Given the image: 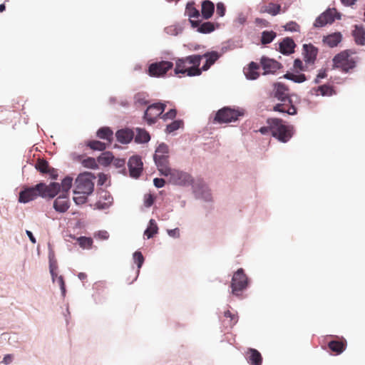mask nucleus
<instances>
[{"label":"nucleus","mask_w":365,"mask_h":365,"mask_svg":"<svg viewBox=\"0 0 365 365\" xmlns=\"http://www.w3.org/2000/svg\"><path fill=\"white\" fill-rule=\"evenodd\" d=\"M70 203L67 194L63 193L53 202V208L58 212H66L69 208Z\"/></svg>","instance_id":"dca6fc26"},{"label":"nucleus","mask_w":365,"mask_h":365,"mask_svg":"<svg viewBox=\"0 0 365 365\" xmlns=\"http://www.w3.org/2000/svg\"><path fill=\"white\" fill-rule=\"evenodd\" d=\"M13 355L12 354H6L4 356L2 362L6 365L11 364L13 361Z\"/></svg>","instance_id":"e2e57ef3"},{"label":"nucleus","mask_w":365,"mask_h":365,"mask_svg":"<svg viewBox=\"0 0 365 365\" xmlns=\"http://www.w3.org/2000/svg\"><path fill=\"white\" fill-rule=\"evenodd\" d=\"M353 36L357 44L365 45V30L362 26H355L353 31Z\"/></svg>","instance_id":"72a5a7b5"},{"label":"nucleus","mask_w":365,"mask_h":365,"mask_svg":"<svg viewBox=\"0 0 365 365\" xmlns=\"http://www.w3.org/2000/svg\"><path fill=\"white\" fill-rule=\"evenodd\" d=\"M202 58H207L210 64L213 65L215 61L220 58V55L217 51L207 52L202 56Z\"/></svg>","instance_id":"49530a36"},{"label":"nucleus","mask_w":365,"mask_h":365,"mask_svg":"<svg viewBox=\"0 0 365 365\" xmlns=\"http://www.w3.org/2000/svg\"><path fill=\"white\" fill-rule=\"evenodd\" d=\"M303 48L305 62L307 63H314L318 53L317 48L312 44H304Z\"/></svg>","instance_id":"5701e85b"},{"label":"nucleus","mask_w":365,"mask_h":365,"mask_svg":"<svg viewBox=\"0 0 365 365\" xmlns=\"http://www.w3.org/2000/svg\"><path fill=\"white\" fill-rule=\"evenodd\" d=\"M173 63L170 61H162L150 64L148 73L152 77H162L170 70Z\"/></svg>","instance_id":"1a4fd4ad"},{"label":"nucleus","mask_w":365,"mask_h":365,"mask_svg":"<svg viewBox=\"0 0 365 365\" xmlns=\"http://www.w3.org/2000/svg\"><path fill=\"white\" fill-rule=\"evenodd\" d=\"M168 153V146L161 143L156 148L153 156L155 163L161 175L170 172Z\"/></svg>","instance_id":"39448f33"},{"label":"nucleus","mask_w":365,"mask_h":365,"mask_svg":"<svg viewBox=\"0 0 365 365\" xmlns=\"http://www.w3.org/2000/svg\"><path fill=\"white\" fill-rule=\"evenodd\" d=\"M216 14L220 17H222L225 14L226 8L222 2H218L216 6Z\"/></svg>","instance_id":"3c124183"},{"label":"nucleus","mask_w":365,"mask_h":365,"mask_svg":"<svg viewBox=\"0 0 365 365\" xmlns=\"http://www.w3.org/2000/svg\"><path fill=\"white\" fill-rule=\"evenodd\" d=\"M166 177H169L170 182L177 185H189L192 183V178L191 175L187 173L171 169L170 168V172L166 174H163Z\"/></svg>","instance_id":"6e6552de"},{"label":"nucleus","mask_w":365,"mask_h":365,"mask_svg":"<svg viewBox=\"0 0 365 365\" xmlns=\"http://www.w3.org/2000/svg\"><path fill=\"white\" fill-rule=\"evenodd\" d=\"M88 195L83 193H74L73 201L76 205H83L86 202Z\"/></svg>","instance_id":"de8ad7c7"},{"label":"nucleus","mask_w":365,"mask_h":365,"mask_svg":"<svg viewBox=\"0 0 365 365\" xmlns=\"http://www.w3.org/2000/svg\"><path fill=\"white\" fill-rule=\"evenodd\" d=\"M215 11V4L210 0H205L201 4V16L204 19H210Z\"/></svg>","instance_id":"bb28decb"},{"label":"nucleus","mask_w":365,"mask_h":365,"mask_svg":"<svg viewBox=\"0 0 365 365\" xmlns=\"http://www.w3.org/2000/svg\"><path fill=\"white\" fill-rule=\"evenodd\" d=\"M77 242L83 249H89L92 247L93 240L91 237H80L77 238Z\"/></svg>","instance_id":"37998d69"},{"label":"nucleus","mask_w":365,"mask_h":365,"mask_svg":"<svg viewBox=\"0 0 365 365\" xmlns=\"http://www.w3.org/2000/svg\"><path fill=\"white\" fill-rule=\"evenodd\" d=\"M26 233L27 236L29 237V240H31V242L33 244H35L36 242V238L34 237V236L33 235L32 232L29 230H26Z\"/></svg>","instance_id":"0e129e2a"},{"label":"nucleus","mask_w":365,"mask_h":365,"mask_svg":"<svg viewBox=\"0 0 365 365\" xmlns=\"http://www.w3.org/2000/svg\"><path fill=\"white\" fill-rule=\"evenodd\" d=\"M117 140L122 144L129 143L134 137V133L130 129H121L116 132Z\"/></svg>","instance_id":"393cba45"},{"label":"nucleus","mask_w":365,"mask_h":365,"mask_svg":"<svg viewBox=\"0 0 365 365\" xmlns=\"http://www.w3.org/2000/svg\"><path fill=\"white\" fill-rule=\"evenodd\" d=\"M143 165L140 157L137 155L130 157L128 163L130 177L139 178L143 172Z\"/></svg>","instance_id":"ddd939ff"},{"label":"nucleus","mask_w":365,"mask_h":365,"mask_svg":"<svg viewBox=\"0 0 365 365\" xmlns=\"http://www.w3.org/2000/svg\"><path fill=\"white\" fill-rule=\"evenodd\" d=\"M59 287H60V289L61 290V292H62V294L63 296H65L66 294V284H65V282H64V279H63V276H58L57 277V279H56Z\"/></svg>","instance_id":"6e6d98bb"},{"label":"nucleus","mask_w":365,"mask_h":365,"mask_svg":"<svg viewBox=\"0 0 365 365\" xmlns=\"http://www.w3.org/2000/svg\"><path fill=\"white\" fill-rule=\"evenodd\" d=\"M195 5L194 1H190L187 4L185 7V14L189 17L190 21V19L198 20L200 17V13Z\"/></svg>","instance_id":"2f4dec72"},{"label":"nucleus","mask_w":365,"mask_h":365,"mask_svg":"<svg viewBox=\"0 0 365 365\" xmlns=\"http://www.w3.org/2000/svg\"><path fill=\"white\" fill-rule=\"evenodd\" d=\"M212 65L209 63V62L206 60L205 63L202 66L201 71H207L208 70Z\"/></svg>","instance_id":"774afa93"},{"label":"nucleus","mask_w":365,"mask_h":365,"mask_svg":"<svg viewBox=\"0 0 365 365\" xmlns=\"http://www.w3.org/2000/svg\"><path fill=\"white\" fill-rule=\"evenodd\" d=\"M96 135L100 139L106 140L108 144H110L113 140V132L109 127H102L96 133Z\"/></svg>","instance_id":"7c9ffc66"},{"label":"nucleus","mask_w":365,"mask_h":365,"mask_svg":"<svg viewBox=\"0 0 365 365\" xmlns=\"http://www.w3.org/2000/svg\"><path fill=\"white\" fill-rule=\"evenodd\" d=\"M273 110L280 113H285L289 115H295L297 113V108L292 103L291 98H289V102H281L276 104L273 107Z\"/></svg>","instance_id":"f3484780"},{"label":"nucleus","mask_w":365,"mask_h":365,"mask_svg":"<svg viewBox=\"0 0 365 365\" xmlns=\"http://www.w3.org/2000/svg\"><path fill=\"white\" fill-rule=\"evenodd\" d=\"M326 77V73L324 71L323 72H320L317 76V78L315 79V82L317 83H319V78H324Z\"/></svg>","instance_id":"338daca9"},{"label":"nucleus","mask_w":365,"mask_h":365,"mask_svg":"<svg viewBox=\"0 0 365 365\" xmlns=\"http://www.w3.org/2000/svg\"><path fill=\"white\" fill-rule=\"evenodd\" d=\"M149 133L144 129L137 128V134L135 137V141L139 143H147L150 140Z\"/></svg>","instance_id":"c9c22d12"},{"label":"nucleus","mask_w":365,"mask_h":365,"mask_svg":"<svg viewBox=\"0 0 365 365\" xmlns=\"http://www.w3.org/2000/svg\"><path fill=\"white\" fill-rule=\"evenodd\" d=\"M248 286V278L242 268L238 269L233 274L231 282L232 293L240 296Z\"/></svg>","instance_id":"0eeeda50"},{"label":"nucleus","mask_w":365,"mask_h":365,"mask_svg":"<svg viewBox=\"0 0 365 365\" xmlns=\"http://www.w3.org/2000/svg\"><path fill=\"white\" fill-rule=\"evenodd\" d=\"M113 166L116 168H122L123 171L125 170V160L124 158H115L112 162Z\"/></svg>","instance_id":"09e8293b"},{"label":"nucleus","mask_w":365,"mask_h":365,"mask_svg":"<svg viewBox=\"0 0 365 365\" xmlns=\"http://www.w3.org/2000/svg\"><path fill=\"white\" fill-rule=\"evenodd\" d=\"M276 33L273 31H264L262 33L261 42L262 44H268L271 43L276 37Z\"/></svg>","instance_id":"a19ab883"},{"label":"nucleus","mask_w":365,"mask_h":365,"mask_svg":"<svg viewBox=\"0 0 365 365\" xmlns=\"http://www.w3.org/2000/svg\"><path fill=\"white\" fill-rule=\"evenodd\" d=\"M86 145L93 150L103 151L106 148V144L99 140H89Z\"/></svg>","instance_id":"ea45409f"},{"label":"nucleus","mask_w":365,"mask_h":365,"mask_svg":"<svg viewBox=\"0 0 365 365\" xmlns=\"http://www.w3.org/2000/svg\"><path fill=\"white\" fill-rule=\"evenodd\" d=\"M288 88L282 83L274 84V97L281 102H289Z\"/></svg>","instance_id":"6ab92c4d"},{"label":"nucleus","mask_w":365,"mask_h":365,"mask_svg":"<svg viewBox=\"0 0 365 365\" xmlns=\"http://www.w3.org/2000/svg\"><path fill=\"white\" fill-rule=\"evenodd\" d=\"M41 196L40 189L38 184L34 187H25L19 192V202L28 203Z\"/></svg>","instance_id":"9b49d317"},{"label":"nucleus","mask_w":365,"mask_h":365,"mask_svg":"<svg viewBox=\"0 0 365 365\" xmlns=\"http://www.w3.org/2000/svg\"><path fill=\"white\" fill-rule=\"evenodd\" d=\"M357 0H341V3L344 6H352L354 5Z\"/></svg>","instance_id":"69168bd1"},{"label":"nucleus","mask_w":365,"mask_h":365,"mask_svg":"<svg viewBox=\"0 0 365 365\" xmlns=\"http://www.w3.org/2000/svg\"><path fill=\"white\" fill-rule=\"evenodd\" d=\"M113 197L108 192L102 191L100 193V197L96 203V206L98 209L105 210L113 204Z\"/></svg>","instance_id":"aec40b11"},{"label":"nucleus","mask_w":365,"mask_h":365,"mask_svg":"<svg viewBox=\"0 0 365 365\" xmlns=\"http://www.w3.org/2000/svg\"><path fill=\"white\" fill-rule=\"evenodd\" d=\"M76 160L81 162L82 165L87 168L96 169L98 168V164L95 158L91 157H87L86 158L83 159L82 155H78Z\"/></svg>","instance_id":"f704fd0d"},{"label":"nucleus","mask_w":365,"mask_h":365,"mask_svg":"<svg viewBox=\"0 0 365 365\" xmlns=\"http://www.w3.org/2000/svg\"><path fill=\"white\" fill-rule=\"evenodd\" d=\"M73 178L71 177H66L61 182L60 186L62 187L63 192L68 195V192L71 187Z\"/></svg>","instance_id":"a18cd8bd"},{"label":"nucleus","mask_w":365,"mask_h":365,"mask_svg":"<svg viewBox=\"0 0 365 365\" xmlns=\"http://www.w3.org/2000/svg\"><path fill=\"white\" fill-rule=\"evenodd\" d=\"M294 68L295 70H300V71H302L304 68H303V63L302 61L299 59V58H297L294 60Z\"/></svg>","instance_id":"680f3d73"},{"label":"nucleus","mask_w":365,"mask_h":365,"mask_svg":"<svg viewBox=\"0 0 365 365\" xmlns=\"http://www.w3.org/2000/svg\"><path fill=\"white\" fill-rule=\"evenodd\" d=\"M95 176L91 173H83L78 175L75 181L73 193L91 195L94 189Z\"/></svg>","instance_id":"20e7f679"},{"label":"nucleus","mask_w":365,"mask_h":365,"mask_svg":"<svg viewBox=\"0 0 365 365\" xmlns=\"http://www.w3.org/2000/svg\"><path fill=\"white\" fill-rule=\"evenodd\" d=\"M271 134L281 143H287L293 136L294 130L292 125H286L280 118H272Z\"/></svg>","instance_id":"f03ea898"},{"label":"nucleus","mask_w":365,"mask_h":365,"mask_svg":"<svg viewBox=\"0 0 365 365\" xmlns=\"http://www.w3.org/2000/svg\"><path fill=\"white\" fill-rule=\"evenodd\" d=\"M246 359L251 365H262V357L255 349L250 348L246 351Z\"/></svg>","instance_id":"412c9836"},{"label":"nucleus","mask_w":365,"mask_h":365,"mask_svg":"<svg viewBox=\"0 0 365 365\" xmlns=\"http://www.w3.org/2000/svg\"><path fill=\"white\" fill-rule=\"evenodd\" d=\"M133 259L135 262L137 264L138 267L140 269L144 262V257L140 252H135L133 254Z\"/></svg>","instance_id":"8fccbe9b"},{"label":"nucleus","mask_w":365,"mask_h":365,"mask_svg":"<svg viewBox=\"0 0 365 365\" xmlns=\"http://www.w3.org/2000/svg\"><path fill=\"white\" fill-rule=\"evenodd\" d=\"M334 21L332 11L327 10L317 18L314 25L315 27H322L327 24H331Z\"/></svg>","instance_id":"b1692460"},{"label":"nucleus","mask_w":365,"mask_h":365,"mask_svg":"<svg viewBox=\"0 0 365 365\" xmlns=\"http://www.w3.org/2000/svg\"><path fill=\"white\" fill-rule=\"evenodd\" d=\"M316 95L318 96L319 92L322 96H331L336 93L332 86L326 84L319 86L316 89Z\"/></svg>","instance_id":"e433bc0d"},{"label":"nucleus","mask_w":365,"mask_h":365,"mask_svg":"<svg viewBox=\"0 0 365 365\" xmlns=\"http://www.w3.org/2000/svg\"><path fill=\"white\" fill-rule=\"evenodd\" d=\"M222 325L225 328H232L238 322V315L236 312L227 309L220 317Z\"/></svg>","instance_id":"2eb2a0df"},{"label":"nucleus","mask_w":365,"mask_h":365,"mask_svg":"<svg viewBox=\"0 0 365 365\" xmlns=\"http://www.w3.org/2000/svg\"><path fill=\"white\" fill-rule=\"evenodd\" d=\"M158 227L155 222V221L153 219H151L149 222V226L145 230L144 235L147 236V237L151 238L153 237L154 235H155L158 232Z\"/></svg>","instance_id":"58836bf2"},{"label":"nucleus","mask_w":365,"mask_h":365,"mask_svg":"<svg viewBox=\"0 0 365 365\" xmlns=\"http://www.w3.org/2000/svg\"><path fill=\"white\" fill-rule=\"evenodd\" d=\"M342 39V36L340 32H335L329 34L324 38V43L327 44L329 47L333 48L336 46Z\"/></svg>","instance_id":"c756f323"},{"label":"nucleus","mask_w":365,"mask_h":365,"mask_svg":"<svg viewBox=\"0 0 365 365\" xmlns=\"http://www.w3.org/2000/svg\"><path fill=\"white\" fill-rule=\"evenodd\" d=\"M284 78L289 80H292L295 83H302L307 80L304 74H294L292 73H287L284 76Z\"/></svg>","instance_id":"79ce46f5"},{"label":"nucleus","mask_w":365,"mask_h":365,"mask_svg":"<svg viewBox=\"0 0 365 365\" xmlns=\"http://www.w3.org/2000/svg\"><path fill=\"white\" fill-rule=\"evenodd\" d=\"M202 56L201 55H191L175 61V74H183L187 76H195L201 74L200 65Z\"/></svg>","instance_id":"f257e3e1"},{"label":"nucleus","mask_w":365,"mask_h":365,"mask_svg":"<svg viewBox=\"0 0 365 365\" xmlns=\"http://www.w3.org/2000/svg\"><path fill=\"white\" fill-rule=\"evenodd\" d=\"M285 30L289 31H297L299 29V26L294 21L287 23L284 26Z\"/></svg>","instance_id":"603ef678"},{"label":"nucleus","mask_w":365,"mask_h":365,"mask_svg":"<svg viewBox=\"0 0 365 365\" xmlns=\"http://www.w3.org/2000/svg\"><path fill=\"white\" fill-rule=\"evenodd\" d=\"M36 169L41 173H53V168H50L48 163L44 159H38L36 165Z\"/></svg>","instance_id":"473e14b6"},{"label":"nucleus","mask_w":365,"mask_h":365,"mask_svg":"<svg viewBox=\"0 0 365 365\" xmlns=\"http://www.w3.org/2000/svg\"><path fill=\"white\" fill-rule=\"evenodd\" d=\"M168 234L172 237L178 238L180 237V230L178 228L168 230Z\"/></svg>","instance_id":"052dcab7"},{"label":"nucleus","mask_w":365,"mask_h":365,"mask_svg":"<svg viewBox=\"0 0 365 365\" xmlns=\"http://www.w3.org/2000/svg\"><path fill=\"white\" fill-rule=\"evenodd\" d=\"M176 114L177 111L175 109H170L168 112L163 115L162 118H163L164 120L173 119L174 118H175Z\"/></svg>","instance_id":"13d9d810"},{"label":"nucleus","mask_w":365,"mask_h":365,"mask_svg":"<svg viewBox=\"0 0 365 365\" xmlns=\"http://www.w3.org/2000/svg\"><path fill=\"white\" fill-rule=\"evenodd\" d=\"M353 54L350 50H345L336 54L333 58L334 67L346 73L353 69L356 66V58L352 56Z\"/></svg>","instance_id":"7ed1b4c3"},{"label":"nucleus","mask_w":365,"mask_h":365,"mask_svg":"<svg viewBox=\"0 0 365 365\" xmlns=\"http://www.w3.org/2000/svg\"><path fill=\"white\" fill-rule=\"evenodd\" d=\"M153 183L156 187L160 188L165 185V181L163 178H155L153 180Z\"/></svg>","instance_id":"bf43d9fd"},{"label":"nucleus","mask_w":365,"mask_h":365,"mask_svg":"<svg viewBox=\"0 0 365 365\" xmlns=\"http://www.w3.org/2000/svg\"><path fill=\"white\" fill-rule=\"evenodd\" d=\"M165 109V104L161 103H153L147 108L144 114V118L150 125L155 123L158 118L163 114Z\"/></svg>","instance_id":"9d476101"},{"label":"nucleus","mask_w":365,"mask_h":365,"mask_svg":"<svg viewBox=\"0 0 365 365\" xmlns=\"http://www.w3.org/2000/svg\"><path fill=\"white\" fill-rule=\"evenodd\" d=\"M190 24L192 28H197V31L202 34H209L215 29V24L207 21L200 24V21L190 19Z\"/></svg>","instance_id":"a211bd4d"},{"label":"nucleus","mask_w":365,"mask_h":365,"mask_svg":"<svg viewBox=\"0 0 365 365\" xmlns=\"http://www.w3.org/2000/svg\"><path fill=\"white\" fill-rule=\"evenodd\" d=\"M154 202V197L151 194H146L144 197V205L150 207Z\"/></svg>","instance_id":"864d4df0"},{"label":"nucleus","mask_w":365,"mask_h":365,"mask_svg":"<svg viewBox=\"0 0 365 365\" xmlns=\"http://www.w3.org/2000/svg\"><path fill=\"white\" fill-rule=\"evenodd\" d=\"M243 115L244 111L242 110L224 107L217 112L215 120L220 123H227L235 122L238 120L239 117Z\"/></svg>","instance_id":"423d86ee"},{"label":"nucleus","mask_w":365,"mask_h":365,"mask_svg":"<svg viewBox=\"0 0 365 365\" xmlns=\"http://www.w3.org/2000/svg\"><path fill=\"white\" fill-rule=\"evenodd\" d=\"M182 125H183L182 120H174L171 123H170L167 125L165 131L168 133H173V132L177 130Z\"/></svg>","instance_id":"c03bdc74"},{"label":"nucleus","mask_w":365,"mask_h":365,"mask_svg":"<svg viewBox=\"0 0 365 365\" xmlns=\"http://www.w3.org/2000/svg\"><path fill=\"white\" fill-rule=\"evenodd\" d=\"M259 11L261 14L267 13L272 16H276L280 13L281 6L272 2H269L268 4L263 3L259 6Z\"/></svg>","instance_id":"4be33fe9"},{"label":"nucleus","mask_w":365,"mask_h":365,"mask_svg":"<svg viewBox=\"0 0 365 365\" xmlns=\"http://www.w3.org/2000/svg\"><path fill=\"white\" fill-rule=\"evenodd\" d=\"M40 189L41 197H54L60 191L61 186L58 182H51L48 185L45 183L40 182L38 184Z\"/></svg>","instance_id":"f8f14e48"},{"label":"nucleus","mask_w":365,"mask_h":365,"mask_svg":"<svg viewBox=\"0 0 365 365\" xmlns=\"http://www.w3.org/2000/svg\"><path fill=\"white\" fill-rule=\"evenodd\" d=\"M271 121H272V118H269L267 121V126H264V127L260 128L259 131L262 134L265 135L269 133H271V125H272Z\"/></svg>","instance_id":"4d7b16f0"},{"label":"nucleus","mask_w":365,"mask_h":365,"mask_svg":"<svg viewBox=\"0 0 365 365\" xmlns=\"http://www.w3.org/2000/svg\"><path fill=\"white\" fill-rule=\"evenodd\" d=\"M259 65L252 61L248 64L247 68H244V73L247 78L255 80L259 76Z\"/></svg>","instance_id":"a878e982"},{"label":"nucleus","mask_w":365,"mask_h":365,"mask_svg":"<svg viewBox=\"0 0 365 365\" xmlns=\"http://www.w3.org/2000/svg\"><path fill=\"white\" fill-rule=\"evenodd\" d=\"M260 65L264 70V75L269 73H274L277 70L280 69L282 66L277 61L266 56L260 58Z\"/></svg>","instance_id":"4468645a"},{"label":"nucleus","mask_w":365,"mask_h":365,"mask_svg":"<svg viewBox=\"0 0 365 365\" xmlns=\"http://www.w3.org/2000/svg\"><path fill=\"white\" fill-rule=\"evenodd\" d=\"M135 100L140 105H146L148 103V101L143 93H137L135 96Z\"/></svg>","instance_id":"5fc2aeb1"},{"label":"nucleus","mask_w":365,"mask_h":365,"mask_svg":"<svg viewBox=\"0 0 365 365\" xmlns=\"http://www.w3.org/2000/svg\"><path fill=\"white\" fill-rule=\"evenodd\" d=\"M113 160H114V156L110 152H104L98 158V163L104 166L112 163Z\"/></svg>","instance_id":"4c0bfd02"},{"label":"nucleus","mask_w":365,"mask_h":365,"mask_svg":"<svg viewBox=\"0 0 365 365\" xmlns=\"http://www.w3.org/2000/svg\"><path fill=\"white\" fill-rule=\"evenodd\" d=\"M295 43L290 38H285L279 43V51L283 54H290L294 52Z\"/></svg>","instance_id":"c85d7f7f"},{"label":"nucleus","mask_w":365,"mask_h":365,"mask_svg":"<svg viewBox=\"0 0 365 365\" xmlns=\"http://www.w3.org/2000/svg\"><path fill=\"white\" fill-rule=\"evenodd\" d=\"M346 341L344 339L340 340H332L328 343V347L336 354H341L346 348Z\"/></svg>","instance_id":"cd10ccee"}]
</instances>
